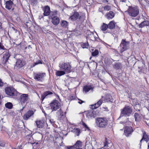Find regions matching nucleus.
Listing matches in <instances>:
<instances>
[{
	"label": "nucleus",
	"instance_id": "nucleus-1",
	"mask_svg": "<svg viewBox=\"0 0 149 149\" xmlns=\"http://www.w3.org/2000/svg\"><path fill=\"white\" fill-rule=\"evenodd\" d=\"M96 125L100 128L105 127L108 124V120L104 118H97L95 120Z\"/></svg>",
	"mask_w": 149,
	"mask_h": 149
},
{
	"label": "nucleus",
	"instance_id": "nucleus-2",
	"mask_svg": "<svg viewBox=\"0 0 149 149\" xmlns=\"http://www.w3.org/2000/svg\"><path fill=\"white\" fill-rule=\"evenodd\" d=\"M132 110L129 106H125L123 109H121V114L119 117L120 118L123 116H129L132 113Z\"/></svg>",
	"mask_w": 149,
	"mask_h": 149
},
{
	"label": "nucleus",
	"instance_id": "nucleus-3",
	"mask_svg": "<svg viewBox=\"0 0 149 149\" xmlns=\"http://www.w3.org/2000/svg\"><path fill=\"white\" fill-rule=\"evenodd\" d=\"M129 15L132 17H135L139 14V10L136 6H129L127 10Z\"/></svg>",
	"mask_w": 149,
	"mask_h": 149
},
{
	"label": "nucleus",
	"instance_id": "nucleus-4",
	"mask_svg": "<svg viewBox=\"0 0 149 149\" xmlns=\"http://www.w3.org/2000/svg\"><path fill=\"white\" fill-rule=\"evenodd\" d=\"M59 67L61 70H63L65 72L69 73L71 72V66L69 63H60Z\"/></svg>",
	"mask_w": 149,
	"mask_h": 149
},
{
	"label": "nucleus",
	"instance_id": "nucleus-5",
	"mask_svg": "<svg viewBox=\"0 0 149 149\" xmlns=\"http://www.w3.org/2000/svg\"><path fill=\"white\" fill-rule=\"evenodd\" d=\"M5 92L7 95L10 96H15L19 94L16 90L12 87H6L5 89Z\"/></svg>",
	"mask_w": 149,
	"mask_h": 149
},
{
	"label": "nucleus",
	"instance_id": "nucleus-6",
	"mask_svg": "<svg viewBox=\"0 0 149 149\" xmlns=\"http://www.w3.org/2000/svg\"><path fill=\"white\" fill-rule=\"evenodd\" d=\"M50 107L52 111H55L60 108V103L57 100H54L50 103Z\"/></svg>",
	"mask_w": 149,
	"mask_h": 149
},
{
	"label": "nucleus",
	"instance_id": "nucleus-7",
	"mask_svg": "<svg viewBox=\"0 0 149 149\" xmlns=\"http://www.w3.org/2000/svg\"><path fill=\"white\" fill-rule=\"evenodd\" d=\"M45 76L46 74L45 73H38L34 74V79L37 81H42Z\"/></svg>",
	"mask_w": 149,
	"mask_h": 149
},
{
	"label": "nucleus",
	"instance_id": "nucleus-8",
	"mask_svg": "<svg viewBox=\"0 0 149 149\" xmlns=\"http://www.w3.org/2000/svg\"><path fill=\"white\" fill-rule=\"evenodd\" d=\"M29 99L28 95L27 94H21L20 97V102L22 105H24Z\"/></svg>",
	"mask_w": 149,
	"mask_h": 149
},
{
	"label": "nucleus",
	"instance_id": "nucleus-9",
	"mask_svg": "<svg viewBox=\"0 0 149 149\" xmlns=\"http://www.w3.org/2000/svg\"><path fill=\"white\" fill-rule=\"evenodd\" d=\"M96 112L93 110L87 111L86 112V116L88 119H92L97 116Z\"/></svg>",
	"mask_w": 149,
	"mask_h": 149
},
{
	"label": "nucleus",
	"instance_id": "nucleus-10",
	"mask_svg": "<svg viewBox=\"0 0 149 149\" xmlns=\"http://www.w3.org/2000/svg\"><path fill=\"white\" fill-rule=\"evenodd\" d=\"M129 44V42L126 41L125 40L123 39L120 45L121 47H122L121 51L123 52L127 49H128Z\"/></svg>",
	"mask_w": 149,
	"mask_h": 149
},
{
	"label": "nucleus",
	"instance_id": "nucleus-11",
	"mask_svg": "<svg viewBox=\"0 0 149 149\" xmlns=\"http://www.w3.org/2000/svg\"><path fill=\"white\" fill-rule=\"evenodd\" d=\"M133 131L132 128L131 127H126L124 130V134L127 136H128L130 134H131Z\"/></svg>",
	"mask_w": 149,
	"mask_h": 149
},
{
	"label": "nucleus",
	"instance_id": "nucleus-12",
	"mask_svg": "<svg viewBox=\"0 0 149 149\" xmlns=\"http://www.w3.org/2000/svg\"><path fill=\"white\" fill-rule=\"evenodd\" d=\"M34 114V112L33 111L30 110L28 111L23 116V118L24 120H27L31 117Z\"/></svg>",
	"mask_w": 149,
	"mask_h": 149
},
{
	"label": "nucleus",
	"instance_id": "nucleus-13",
	"mask_svg": "<svg viewBox=\"0 0 149 149\" xmlns=\"http://www.w3.org/2000/svg\"><path fill=\"white\" fill-rule=\"evenodd\" d=\"M102 99L105 102H112L113 101V99L112 96L110 94H107L104 97H102Z\"/></svg>",
	"mask_w": 149,
	"mask_h": 149
},
{
	"label": "nucleus",
	"instance_id": "nucleus-14",
	"mask_svg": "<svg viewBox=\"0 0 149 149\" xmlns=\"http://www.w3.org/2000/svg\"><path fill=\"white\" fill-rule=\"evenodd\" d=\"M44 12L43 15L44 16H47L49 15L50 13V10L49 7L48 6L44 7L42 8Z\"/></svg>",
	"mask_w": 149,
	"mask_h": 149
},
{
	"label": "nucleus",
	"instance_id": "nucleus-15",
	"mask_svg": "<svg viewBox=\"0 0 149 149\" xmlns=\"http://www.w3.org/2000/svg\"><path fill=\"white\" fill-rule=\"evenodd\" d=\"M36 122L37 127L39 128H42L44 126L45 120L43 119L38 120Z\"/></svg>",
	"mask_w": 149,
	"mask_h": 149
},
{
	"label": "nucleus",
	"instance_id": "nucleus-16",
	"mask_svg": "<svg viewBox=\"0 0 149 149\" xmlns=\"http://www.w3.org/2000/svg\"><path fill=\"white\" fill-rule=\"evenodd\" d=\"M13 4V2L11 1H7L5 4L6 8L9 10L10 9L12 8Z\"/></svg>",
	"mask_w": 149,
	"mask_h": 149
},
{
	"label": "nucleus",
	"instance_id": "nucleus-17",
	"mask_svg": "<svg viewBox=\"0 0 149 149\" xmlns=\"http://www.w3.org/2000/svg\"><path fill=\"white\" fill-rule=\"evenodd\" d=\"M102 99H100L96 103L92 105V108L93 109H95L99 107L102 102Z\"/></svg>",
	"mask_w": 149,
	"mask_h": 149
},
{
	"label": "nucleus",
	"instance_id": "nucleus-18",
	"mask_svg": "<svg viewBox=\"0 0 149 149\" xmlns=\"http://www.w3.org/2000/svg\"><path fill=\"white\" fill-rule=\"evenodd\" d=\"M93 87L91 86H86L84 87L83 88V91L86 93L89 91L92 92L93 91Z\"/></svg>",
	"mask_w": 149,
	"mask_h": 149
},
{
	"label": "nucleus",
	"instance_id": "nucleus-19",
	"mask_svg": "<svg viewBox=\"0 0 149 149\" xmlns=\"http://www.w3.org/2000/svg\"><path fill=\"white\" fill-rule=\"evenodd\" d=\"M24 64V63L23 61L19 59L17 61L15 65V67L18 68H20L22 67Z\"/></svg>",
	"mask_w": 149,
	"mask_h": 149
},
{
	"label": "nucleus",
	"instance_id": "nucleus-20",
	"mask_svg": "<svg viewBox=\"0 0 149 149\" xmlns=\"http://www.w3.org/2000/svg\"><path fill=\"white\" fill-rule=\"evenodd\" d=\"M79 17V14L77 12H75L72 15H71L69 19L72 20H75L78 19Z\"/></svg>",
	"mask_w": 149,
	"mask_h": 149
},
{
	"label": "nucleus",
	"instance_id": "nucleus-21",
	"mask_svg": "<svg viewBox=\"0 0 149 149\" xmlns=\"http://www.w3.org/2000/svg\"><path fill=\"white\" fill-rule=\"evenodd\" d=\"M52 22L54 24L57 25L59 24L60 20L59 18L57 16L54 17L52 18Z\"/></svg>",
	"mask_w": 149,
	"mask_h": 149
},
{
	"label": "nucleus",
	"instance_id": "nucleus-22",
	"mask_svg": "<svg viewBox=\"0 0 149 149\" xmlns=\"http://www.w3.org/2000/svg\"><path fill=\"white\" fill-rule=\"evenodd\" d=\"M52 93L50 91H46L42 95H41V100L43 101L45 98H47L49 95H51Z\"/></svg>",
	"mask_w": 149,
	"mask_h": 149
},
{
	"label": "nucleus",
	"instance_id": "nucleus-23",
	"mask_svg": "<svg viewBox=\"0 0 149 149\" xmlns=\"http://www.w3.org/2000/svg\"><path fill=\"white\" fill-rule=\"evenodd\" d=\"M65 112L64 113H65ZM57 115L59 118H61L64 116V113L61 109H59L56 112Z\"/></svg>",
	"mask_w": 149,
	"mask_h": 149
},
{
	"label": "nucleus",
	"instance_id": "nucleus-24",
	"mask_svg": "<svg viewBox=\"0 0 149 149\" xmlns=\"http://www.w3.org/2000/svg\"><path fill=\"white\" fill-rule=\"evenodd\" d=\"M10 56V54L8 52H6L4 55L3 57V60L5 63L6 62Z\"/></svg>",
	"mask_w": 149,
	"mask_h": 149
},
{
	"label": "nucleus",
	"instance_id": "nucleus-25",
	"mask_svg": "<svg viewBox=\"0 0 149 149\" xmlns=\"http://www.w3.org/2000/svg\"><path fill=\"white\" fill-rule=\"evenodd\" d=\"M149 138H148V136L146 134V133L144 132L143 133V136L142 139L140 140V143L142 142V141L144 140L146 142H147L148 141Z\"/></svg>",
	"mask_w": 149,
	"mask_h": 149
},
{
	"label": "nucleus",
	"instance_id": "nucleus-26",
	"mask_svg": "<svg viewBox=\"0 0 149 149\" xmlns=\"http://www.w3.org/2000/svg\"><path fill=\"white\" fill-rule=\"evenodd\" d=\"M65 74V72L63 70H56V75L57 76H61Z\"/></svg>",
	"mask_w": 149,
	"mask_h": 149
},
{
	"label": "nucleus",
	"instance_id": "nucleus-27",
	"mask_svg": "<svg viewBox=\"0 0 149 149\" xmlns=\"http://www.w3.org/2000/svg\"><path fill=\"white\" fill-rule=\"evenodd\" d=\"M114 16V14L112 11H110L106 15V17L108 19L112 18Z\"/></svg>",
	"mask_w": 149,
	"mask_h": 149
},
{
	"label": "nucleus",
	"instance_id": "nucleus-28",
	"mask_svg": "<svg viewBox=\"0 0 149 149\" xmlns=\"http://www.w3.org/2000/svg\"><path fill=\"white\" fill-rule=\"evenodd\" d=\"M149 25V23L148 21H145L139 25V27L140 28H142L145 26H147Z\"/></svg>",
	"mask_w": 149,
	"mask_h": 149
},
{
	"label": "nucleus",
	"instance_id": "nucleus-29",
	"mask_svg": "<svg viewBox=\"0 0 149 149\" xmlns=\"http://www.w3.org/2000/svg\"><path fill=\"white\" fill-rule=\"evenodd\" d=\"M104 146L102 147L101 149H108L109 146H108V142L107 138H105V141L104 142Z\"/></svg>",
	"mask_w": 149,
	"mask_h": 149
},
{
	"label": "nucleus",
	"instance_id": "nucleus-30",
	"mask_svg": "<svg viewBox=\"0 0 149 149\" xmlns=\"http://www.w3.org/2000/svg\"><path fill=\"white\" fill-rule=\"evenodd\" d=\"M82 146V143L81 142L79 141H78L76 143L73 145V146L74 148H80V147L81 146Z\"/></svg>",
	"mask_w": 149,
	"mask_h": 149
},
{
	"label": "nucleus",
	"instance_id": "nucleus-31",
	"mask_svg": "<svg viewBox=\"0 0 149 149\" xmlns=\"http://www.w3.org/2000/svg\"><path fill=\"white\" fill-rule=\"evenodd\" d=\"M71 131L75 133L77 136H79L80 132V130L79 128H75L72 130Z\"/></svg>",
	"mask_w": 149,
	"mask_h": 149
},
{
	"label": "nucleus",
	"instance_id": "nucleus-32",
	"mask_svg": "<svg viewBox=\"0 0 149 149\" xmlns=\"http://www.w3.org/2000/svg\"><path fill=\"white\" fill-rule=\"evenodd\" d=\"M108 28L111 29H112L115 27V24L113 21H111L109 24Z\"/></svg>",
	"mask_w": 149,
	"mask_h": 149
},
{
	"label": "nucleus",
	"instance_id": "nucleus-33",
	"mask_svg": "<svg viewBox=\"0 0 149 149\" xmlns=\"http://www.w3.org/2000/svg\"><path fill=\"white\" fill-rule=\"evenodd\" d=\"M68 23L67 21L65 20H63L61 21V25L64 28H66L68 26Z\"/></svg>",
	"mask_w": 149,
	"mask_h": 149
},
{
	"label": "nucleus",
	"instance_id": "nucleus-34",
	"mask_svg": "<svg viewBox=\"0 0 149 149\" xmlns=\"http://www.w3.org/2000/svg\"><path fill=\"white\" fill-rule=\"evenodd\" d=\"M121 66V65L120 63H115L113 66V68L116 69H118L120 68Z\"/></svg>",
	"mask_w": 149,
	"mask_h": 149
},
{
	"label": "nucleus",
	"instance_id": "nucleus-35",
	"mask_svg": "<svg viewBox=\"0 0 149 149\" xmlns=\"http://www.w3.org/2000/svg\"><path fill=\"white\" fill-rule=\"evenodd\" d=\"M6 107L8 109H10L13 107V104L11 102H7L5 104Z\"/></svg>",
	"mask_w": 149,
	"mask_h": 149
},
{
	"label": "nucleus",
	"instance_id": "nucleus-36",
	"mask_svg": "<svg viewBox=\"0 0 149 149\" xmlns=\"http://www.w3.org/2000/svg\"><path fill=\"white\" fill-rule=\"evenodd\" d=\"M108 28V25L104 23H103L101 27V29L103 31L106 30Z\"/></svg>",
	"mask_w": 149,
	"mask_h": 149
},
{
	"label": "nucleus",
	"instance_id": "nucleus-37",
	"mask_svg": "<svg viewBox=\"0 0 149 149\" xmlns=\"http://www.w3.org/2000/svg\"><path fill=\"white\" fill-rule=\"evenodd\" d=\"M134 116L136 121H139L140 118V116L139 114L136 113H135Z\"/></svg>",
	"mask_w": 149,
	"mask_h": 149
},
{
	"label": "nucleus",
	"instance_id": "nucleus-38",
	"mask_svg": "<svg viewBox=\"0 0 149 149\" xmlns=\"http://www.w3.org/2000/svg\"><path fill=\"white\" fill-rule=\"evenodd\" d=\"M88 45L87 42L84 43L81 45V47L83 48H88Z\"/></svg>",
	"mask_w": 149,
	"mask_h": 149
},
{
	"label": "nucleus",
	"instance_id": "nucleus-39",
	"mask_svg": "<svg viewBox=\"0 0 149 149\" xmlns=\"http://www.w3.org/2000/svg\"><path fill=\"white\" fill-rule=\"evenodd\" d=\"M99 53L98 51L97 50H95V51L92 53V55L93 56H95L97 55Z\"/></svg>",
	"mask_w": 149,
	"mask_h": 149
},
{
	"label": "nucleus",
	"instance_id": "nucleus-40",
	"mask_svg": "<svg viewBox=\"0 0 149 149\" xmlns=\"http://www.w3.org/2000/svg\"><path fill=\"white\" fill-rule=\"evenodd\" d=\"M111 9V7L109 5H106L104 7V10L105 11H108Z\"/></svg>",
	"mask_w": 149,
	"mask_h": 149
},
{
	"label": "nucleus",
	"instance_id": "nucleus-41",
	"mask_svg": "<svg viewBox=\"0 0 149 149\" xmlns=\"http://www.w3.org/2000/svg\"><path fill=\"white\" fill-rule=\"evenodd\" d=\"M82 125L83 126L85 127V128H86L87 129L89 130V127L87 125L84 123L82 122Z\"/></svg>",
	"mask_w": 149,
	"mask_h": 149
},
{
	"label": "nucleus",
	"instance_id": "nucleus-42",
	"mask_svg": "<svg viewBox=\"0 0 149 149\" xmlns=\"http://www.w3.org/2000/svg\"><path fill=\"white\" fill-rule=\"evenodd\" d=\"M39 64H42V62L40 61L39 60L35 62L34 63V66L36 65Z\"/></svg>",
	"mask_w": 149,
	"mask_h": 149
},
{
	"label": "nucleus",
	"instance_id": "nucleus-43",
	"mask_svg": "<svg viewBox=\"0 0 149 149\" xmlns=\"http://www.w3.org/2000/svg\"><path fill=\"white\" fill-rule=\"evenodd\" d=\"M5 49L1 43H0V49L4 50Z\"/></svg>",
	"mask_w": 149,
	"mask_h": 149
},
{
	"label": "nucleus",
	"instance_id": "nucleus-44",
	"mask_svg": "<svg viewBox=\"0 0 149 149\" xmlns=\"http://www.w3.org/2000/svg\"><path fill=\"white\" fill-rule=\"evenodd\" d=\"M73 146H67V149H74Z\"/></svg>",
	"mask_w": 149,
	"mask_h": 149
},
{
	"label": "nucleus",
	"instance_id": "nucleus-45",
	"mask_svg": "<svg viewBox=\"0 0 149 149\" xmlns=\"http://www.w3.org/2000/svg\"><path fill=\"white\" fill-rule=\"evenodd\" d=\"M49 122L50 123L52 124H54V122H55V121H54V120L53 119H49Z\"/></svg>",
	"mask_w": 149,
	"mask_h": 149
},
{
	"label": "nucleus",
	"instance_id": "nucleus-46",
	"mask_svg": "<svg viewBox=\"0 0 149 149\" xmlns=\"http://www.w3.org/2000/svg\"><path fill=\"white\" fill-rule=\"evenodd\" d=\"M3 85V83L2 81L0 79V86H2Z\"/></svg>",
	"mask_w": 149,
	"mask_h": 149
},
{
	"label": "nucleus",
	"instance_id": "nucleus-47",
	"mask_svg": "<svg viewBox=\"0 0 149 149\" xmlns=\"http://www.w3.org/2000/svg\"><path fill=\"white\" fill-rule=\"evenodd\" d=\"M0 146L2 147H4L5 144L3 143H1L0 144Z\"/></svg>",
	"mask_w": 149,
	"mask_h": 149
},
{
	"label": "nucleus",
	"instance_id": "nucleus-48",
	"mask_svg": "<svg viewBox=\"0 0 149 149\" xmlns=\"http://www.w3.org/2000/svg\"><path fill=\"white\" fill-rule=\"evenodd\" d=\"M84 102L83 101H82V100H79L78 102L80 104H81L83 102Z\"/></svg>",
	"mask_w": 149,
	"mask_h": 149
},
{
	"label": "nucleus",
	"instance_id": "nucleus-49",
	"mask_svg": "<svg viewBox=\"0 0 149 149\" xmlns=\"http://www.w3.org/2000/svg\"><path fill=\"white\" fill-rule=\"evenodd\" d=\"M2 28V24L0 22V30Z\"/></svg>",
	"mask_w": 149,
	"mask_h": 149
},
{
	"label": "nucleus",
	"instance_id": "nucleus-50",
	"mask_svg": "<svg viewBox=\"0 0 149 149\" xmlns=\"http://www.w3.org/2000/svg\"><path fill=\"white\" fill-rule=\"evenodd\" d=\"M43 17L42 15L41 16H39V17L40 19H41V18H43Z\"/></svg>",
	"mask_w": 149,
	"mask_h": 149
},
{
	"label": "nucleus",
	"instance_id": "nucleus-51",
	"mask_svg": "<svg viewBox=\"0 0 149 149\" xmlns=\"http://www.w3.org/2000/svg\"><path fill=\"white\" fill-rule=\"evenodd\" d=\"M74 149H82L81 148H74Z\"/></svg>",
	"mask_w": 149,
	"mask_h": 149
},
{
	"label": "nucleus",
	"instance_id": "nucleus-52",
	"mask_svg": "<svg viewBox=\"0 0 149 149\" xmlns=\"http://www.w3.org/2000/svg\"><path fill=\"white\" fill-rule=\"evenodd\" d=\"M57 14V12H55L54 13V15H56Z\"/></svg>",
	"mask_w": 149,
	"mask_h": 149
},
{
	"label": "nucleus",
	"instance_id": "nucleus-53",
	"mask_svg": "<svg viewBox=\"0 0 149 149\" xmlns=\"http://www.w3.org/2000/svg\"><path fill=\"white\" fill-rule=\"evenodd\" d=\"M148 148H149V143H148Z\"/></svg>",
	"mask_w": 149,
	"mask_h": 149
},
{
	"label": "nucleus",
	"instance_id": "nucleus-54",
	"mask_svg": "<svg viewBox=\"0 0 149 149\" xmlns=\"http://www.w3.org/2000/svg\"><path fill=\"white\" fill-rule=\"evenodd\" d=\"M123 123V122H120V123H122H122Z\"/></svg>",
	"mask_w": 149,
	"mask_h": 149
},
{
	"label": "nucleus",
	"instance_id": "nucleus-55",
	"mask_svg": "<svg viewBox=\"0 0 149 149\" xmlns=\"http://www.w3.org/2000/svg\"><path fill=\"white\" fill-rule=\"evenodd\" d=\"M24 107H22V110H23V109H24Z\"/></svg>",
	"mask_w": 149,
	"mask_h": 149
},
{
	"label": "nucleus",
	"instance_id": "nucleus-56",
	"mask_svg": "<svg viewBox=\"0 0 149 149\" xmlns=\"http://www.w3.org/2000/svg\"><path fill=\"white\" fill-rule=\"evenodd\" d=\"M1 99V96L0 95V100Z\"/></svg>",
	"mask_w": 149,
	"mask_h": 149
}]
</instances>
